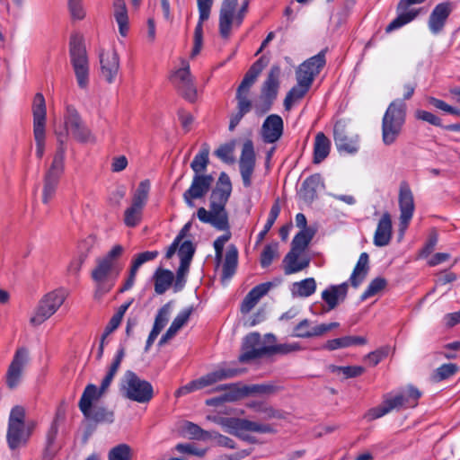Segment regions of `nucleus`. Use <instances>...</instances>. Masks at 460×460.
<instances>
[{"mask_svg":"<svg viewBox=\"0 0 460 460\" xmlns=\"http://www.w3.org/2000/svg\"><path fill=\"white\" fill-rule=\"evenodd\" d=\"M269 58L261 56L255 61L245 73L241 84L238 85L235 93V100L237 102L236 111L230 115L229 130L233 131L240 123L242 119L249 113L253 108L258 116H261L268 112L275 100L277 99L279 89L280 86L281 68L278 65H273L261 84V95L259 102L253 106L251 101L250 90L257 80V77L267 66Z\"/></svg>","mask_w":460,"mask_h":460,"instance_id":"nucleus-1","label":"nucleus"},{"mask_svg":"<svg viewBox=\"0 0 460 460\" xmlns=\"http://www.w3.org/2000/svg\"><path fill=\"white\" fill-rule=\"evenodd\" d=\"M231 192L232 183L230 178L223 172L219 175L217 186L211 192L209 210H207L205 208H199L197 210V217L202 223L209 224L217 230L226 232L214 242L215 260L217 266L222 261L224 245L231 238L229 217L226 208Z\"/></svg>","mask_w":460,"mask_h":460,"instance_id":"nucleus-2","label":"nucleus"},{"mask_svg":"<svg viewBox=\"0 0 460 460\" xmlns=\"http://www.w3.org/2000/svg\"><path fill=\"white\" fill-rule=\"evenodd\" d=\"M124 252L122 245L116 244L105 255L97 258L96 265L91 272V278L96 286V296H103L114 287L123 269L120 259Z\"/></svg>","mask_w":460,"mask_h":460,"instance_id":"nucleus-3","label":"nucleus"},{"mask_svg":"<svg viewBox=\"0 0 460 460\" xmlns=\"http://www.w3.org/2000/svg\"><path fill=\"white\" fill-rule=\"evenodd\" d=\"M406 119V104L402 100L392 102L382 119V141L385 146L396 142L402 133Z\"/></svg>","mask_w":460,"mask_h":460,"instance_id":"nucleus-4","label":"nucleus"},{"mask_svg":"<svg viewBox=\"0 0 460 460\" xmlns=\"http://www.w3.org/2000/svg\"><path fill=\"white\" fill-rule=\"evenodd\" d=\"M69 56L77 84L85 89L89 84V60L83 36L77 33L71 35Z\"/></svg>","mask_w":460,"mask_h":460,"instance_id":"nucleus-5","label":"nucleus"},{"mask_svg":"<svg viewBox=\"0 0 460 460\" xmlns=\"http://www.w3.org/2000/svg\"><path fill=\"white\" fill-rule=\"evenodd\" d=\"M122 395L133 402L146 403L154 397V389L150 382L141 379L135 372L128 370L121 380Z\"/></svg>","mask_w":460,"mask_h":460,"instance_id":"nucleus-6","label":"nucleus"},{"mask_svg":"<svg viewBox=\"0 0 460 460\" xmlns=\"http://www.w3.org/2000/svg\"><path fill=\"white\" fill-rule=\"evenodd\" d=\"M100 398L94 397V388L92 386H85L81 399L78 402V407L85 419L98 423H112L114 421V412L108 408L102 405H93L94 401Z\"/></svg>","mask_w":460,"mask_h":460,"instance_id":"nucleus-7","label":"nucleus"},{"mask_svg":"<svg viewBox=\"0 0 460 460\" xmlns=\"http://www.w3.org/2000/svg\"><path fill=\"white\" fill-rule=\"evenodd\" d=\"M33 136L36 143V155L41 159L45 152L47 111L45 98L37 93L32 102Z\"/></svg>","mask_w":460,"mask_h":460,"instance_id":"nucleus-8","label":"nucleus"},{"mask_svg":"<svg viewBox=\"0 0 460 460\" xmlns=\"http://www.w3.org/2000/svg\"><path fill=\"white\" fill-rule=\"evenodd\" d=\"M243 372V369L236 367H219L196 380H192L189 384L180 387L175 392V396L180 397L186 395L193 391L205 388L214 385L219 381L226 380L240 376Z\"/></svg>","mask_w":460,"mask_h":460,"instance_id":"nucleus-9","label":"nucleus"},{"mask_svg":"<svg viewBox=\"0 0 460 460\" xmlns=\"http://www.w3.org/2000/svg\"><path fill=\"white\" fill-rule=\"evenodd\" d=\"M238 0H223L219 12V34L223 39H228L231 34V26H240L248 12L249 1L245 0L236 15L234 11Z\"/></svg>","mask_w":460,"mask_h":460,"instance_id":"nucleus-10","label":"nucleus"},{"mask_svg":"<svg viewBox=\"0 0 460 460\" xmlns=\"http://www.w3.org/2000/svg\"><path fill=\"white\" fill-rule=\"evenodd\" d=\"M64 301L65 296L61 291L55 290L45 295L39 302L34 315L30 319L31 324L40 325L58 311Z\"/></svg>","mask_w":460,"mask_h":460,"instance_id":"nucleus-11","label":"nucleus"},{"mask_svg":"<svg viewBox=\"0 0 460 460\" xmlns=\"http://www.w3.org/2000/svg\"><path fill=\"white\" fill-rule=\"evenodd\" d=\"M64 127L70 135L80 143L94 142V137L83 121L77 110L67 105L64 115Z\"/></svg>","mask_w":460,"mask_h":460,"instance_id":"nucleus-12","label":"nucleus"},{"mask_svg":"<svg viewBox=\"0 0 460 460\" xmlns=\"http://www.w3.org/2000/svg\"><path fill=\"white\" fill-rule=\"evenodd\" d=\"M169 79L178 93L185 100L190 102H194L197 100V88L189 65L183 66L172 72Z\"/></svg>","mask_w":460,"mask_h":460,"instance_id":"nucleus-13","label":"nucleus"},{"mask_svg":"<svg viewBox=\"0 0 460 460\" xmlns=\"http://www.w3.org/2000/svg\"><path fill=\"white\" fill-rule=\"evenodd\" d=\"M398 203L401 212L399 226L400 231L403 232L408 227L415 210L413 194L406 181L400 183Z\"/></svg>","mask_w":460,"mask_h":460,"instance_id":"nucleus-14","label":"nucleus"},{"mask_svg":"<svg viewBox=\"0 0 460 460\" xmlns=\"http://www.w3.org/2000/svg\"><path fill=\"white\" fill-rule=\"evenodd\" d=\"M28 361L29 350L24 347L17 349L5 375V383L9 389L13 390L18 386Z\"/></svg>","mask_w":460,"mask_h":460,"instance_id":"nucleus-15","label":"nucleus"},{"mask_svg":"<svg viewBox=\"0 0 460 460\" xmlns=\"http://www.w3.org/2000/svg\"><path fill=\"white\" fill-rule=\"evenodd\" d=\"M267 347L261 341V337L258 332H251L246 335L242 344V353L238 360L241 363H247L252 360L262 358L267 355Z\"/></svg>","mask_w":460,"mask_h":460,"instance_id":"nucleus-16","label":"nucleus"},{"mask_svg":"<svg viewBox=\"0 0 460 460\" xmlns=\"http://www.w3.org/2000/svg\"><path fill=\"white\" fill-rule=\"evenodd\" d=\"M214 181L212 175H194L191 184L182 195L188 207H195L194 199H202L209 191Z\"/></svg>","mask_w":460,"mask_h":460,"instance_id":"nucleus-17","label":"nucleus"},{"mask_svg":"<svg viewBox=\"0 0 460 460\" xmlns=\"http://www.w3.org/2000/svg\"><path fill=\"white\" fill-rule=\"evenodd\" d=\"M239 166L243 184L245 188H250L252 186V176L255 167V153L252 140H247L243 143Z\"/></svg>","mask_w":460,"mask_h":460,"instance_id":"nucleus-18","label":"nucleus"},{"mask_svg":"<svg viewBox=\"0 0 460 460\" xmlns=\"http://www.w3.org/2000/svg\"><path fill=\"white\" fill-rule=\"evenodd\" d=\"M199 13V22L194 31V45L191 50V58L199 54L203 44V22L209 18L213 0H197Z\"/></svg>","mask_w":460,"mask_h":460,"instance_id":"nucleus-19","label":"nucleus"},{"mask_svg":"<svg viewBox=\"0 0 460 460\" xmlns=\"http://www.w3.org/2000/svg\"><path fill=\"white\" fill-rule=\"evenodd\" d=\"M64 170L65 164L51 163L50 167L44 175L43 203L48 204L54 198Z\"/></svg>","mask_w":460,"mask_h":460,"instance_id":"nucleus-20","label":"nucleus"},{"mask_svg":"<svg viewBox=\"0 0 460 460\" xmlns=\"http://www.w3.org/2000/svg\"><path fill=\"white\" fill-rule=\"evenodd\" d=\"M158 251H146L137 253L131 261L128 272V277L125 279L122 287L119 288V292L123 293L127 290H129L134 286L139 268L146 262L154 261L158 257Z\"/></svg>","mask_w":460,"mask_h":460,"instance_id":"nucleus-21","label":"nucleus"},{"mask_svg":"<svg viewBox=\"0 0 460 460\" xmlns=\"http://www.w3.org/2000/svg\"><path fill=\"white\" fill-rule=\"evenodd\" d=\"M339 326V323L333 322L330 323H321L314 327H311L310 321L308 319H304L295 326L293 330V336L303 339L320 337Z\"/></svg>","mask_w":460,"mask_h":460,"instance_id":"nucleus-22","label":"nucleus"},{"mask_svg":"<svg viewBox=\"0 0 460 460\" xmlns=\"http://www.w3.org/2000/svg\"><path fill=\"white\" fill-rule=\"evenodd\" d=\"M99 57L102 77L107 83H113L119 69V58L117 51L115 49L102 50Z\"/></svg>","mask_w":460,"mask_h":460,"instance_id":"nucleus-23","label":"nucleus"},{"mask_svg":"<svg viewBox=\"0 0 460 460\" xmlns=\"http://www.w3.org/2000/svg\"><path fill=\"white\" fill-rule=\"evenodd\" d=\"M334 142L339 151H344L349 154L358 151V137L349 136L345 125L338 121L333 128Z\"/></svg>","mask_w":460,"mask_h":460,"instance_id":"nucleus-24","label":"nucleus"},{"mask_svg":"<svg viewBox=\"0 0 460 460\" xmlns=\"http://www.w3.org/2000/svg\"><path fill=\"white\" fill-rule=\"evenodd\" d=\"M452 12V4L444 2L437 4L429 18V28L433 34L439 33Z\"/></svg>","mask_w":460,"mask_h":460,"instance_id":"nucleus-25","label":"nucleus"},{"mask_svg":"<svg viewBox=\"0 0 460 460\" xmlns=\"http://www.w3.org/2000/svg\"><path fill=\"white\" fill-rule=\"evenodd\" d=\"M283 134V120L280 116L271 114L266 118L261 127V135L265 143H275Z\"/></svg>","mask_w":460,"mask_h":460,"instance_id":"nucleus-26","label":"nucleus"},{"mask_svg":"<svg viewBox=\"0 0 460 460\" xmlns=\"http://www.w3.org/2000/svg\"><path fill=\"white\" fill-rule=\"evenodd\" d=\"M421 394V392L418 388L413 385H408L405 391L388 399L394 410L402 407L414 408L417 406Z\"/></svg>","mask_w":460,"mask_h":460,"instance_id":"nucleus-27","label":"nucleus"},{"mask_svg":"<svg viewBox=\"0 0 460 460\" xmlns=\"http://www.w3.org/2000/svg\"><path fill=\"white\" fill-rule=\"evenodd\" d=\"M392 219L388 212H385L378 221L374 234V244L377 247H384L390 243L392 239Z\"/></svg>","mask_w":460,"mask_h":460,"instance_id":"nucleus-28","label":"nucleus"},{"mask_svg":"<svg viewBox=\"0 0 460 460\" xmlns=\"http://www.w3.org/2000/svg\"><path fill=\"white\" fill-rule=\"evenodd\" d=\"M272 287V282H265L259 284L255 286L253 288H252L244 296L241 304V313L248 314L257 305L260 299L270 291V289Z\"/></svg>","mask_w":460,"mask_h":460,"instance_id":"nucleus-29","label":"nucleus"},{"mask_svg":"<svg viewBox=\"0 0 460 460\" xmlns=\"http://www.w3.org/2000/svg\"><path fill=\"white\" fill-rule=\"evenodd\" d=\"M348 294V283L332 285L322 292V299L327 304L328 311L334 309L340 301H344Z\"/></svg>","mask_w":460,"mask_h":460,"instance_id":"nucleus-30","label":"nucleus"},{"mask_svg":"<svg viewBox=\"0 0 460 460\" xmlns=\"http://www.w3.org/2000/svg\"><path fill=\"white\" fill-rule=\"evenodd\" d=\"M29 440V432H26L25 425L7 427L6 441L11 450L25 447Z\"/></svg>","mask_w":460,"mask_h":460,"instance_id":"nucleus-31","label":"nucleus"},{"mask_svg":"<svg viewBox=\"0 0 460 460\" xmlns=\"http://www.w3.org/2000/svg\"><path fill=\"white\" fill-rule=\"evenodd\" d=\"M301 254V252L292 250L286 254L283 259V268L286 275L299 272L309 266L310 259L308 257L302 258L298 261Z\"/></svg>","mask_w":460,"mask_h":460,"instance_id":"nucleus-32","label":"nucleus"},{"mask_svg":"<svg viewBox=\"0 0 460 460\" xmlns=\"http://www.w3.org/2000/svg\"><path fill=\"white\" fill-rule=\"evenodd\" d=\"M323 186L321 174L315 173L306 178L301 188V197L306 202H312L317 197V190Z\"/></svg>","mask_w":460,"mask_h":460,"instance_id":"nucleus-33","label":"nucleus"},{"mask_svg":"<svg viewBox=\"0 0 460 460\" xmlns=\"http://www.w3.org/2000/svg\"><path fill=\"white\" fill-rule=\"evenodd\" d=\"M230 389L231 391L220 396L213 397L206 400L208 406L217 407L223 405L225 402H235L241 398V393L235 384L223 385L217 387V391Z\"/></svg>","mask_w":460,"mask_h":460,"instance_id":"nucleus-34","label":"nucleus"},{"mask_svg":"<svg viewBox=\"0 0 460 460\" xmlns=\"http://www.w3.org/2000/svg\"><path fill=\"white\" fill-rule=\"evenodd\" d=\"M369 257L367 252H362L349 278L350 285L357 288L366 279L369 270Z\"/></svg>","mask_w":460,"mask_h":460,"instance_id":"nucleus-35","label":"nucleus"},{"mask_svg":"<svg viewBox=\"0 0 460 460\" xmlns=\"http://www.w3.org/2000/svg\"><path fill=\"white\" fill-rule=\"evenodd\" d=\"M155 281V292L157 295L164 294L174 281L173 273L163 268H158L153 276Z\"/></svg>","mask_w":460,"mask_h":460,"instance_id":"nucleus-36","label":"nucleus"},{"mask_svg":"<svg viewBox=\"0 0 460 460\" xmlns=\"http://www.w3.org/2000/svg\"><path fill=\"white\" fill-rule=\"evenodd\" d=\"M113 15L119 25V31L122 37H126L128 31V15L125 0L113 1Z\"/></svg>","mask_w":460,"mask_h":460,"instance_id":"nucleus-37","label":"nucleus"},{"mask_svg":"<svg viewBox=\"0 0 460 460\" xmlns=\"http://www.w3.org/2000/svg\"><path fill=\"white\" fill-rule=\"evenodd\" d=\"M367 341L362 336H343L327 341L323 348L328 350H335L338 349L348 348L350 346L365 345Z\"/></svg>","mask_w":460,"mask_h":460,"instance_id":"nucleus-38","label":"nucleus"},{"mask_svg":"<svg viewBox=\"0 0 460 460\" xmlns=\"http://www.w3.org/2000/svg\"><path fill=\"white\" fill-rule=\"evenodd\" d=\"M330 149L331 141L329 138L323 132H318L314 145V164L322 163L329 155Z\"/></svg>","mask_w":460,"mask_h":460,"instance_id":"nucleus-39","label":"nucleus"},{"mask_svg":"<svg viewBox=\"0 0 460 460\" xmlns=\"http://www.w3.org/2000/svg\"><path fill=\"white\" fill-rule=\"evenodd\" d=\"M238 262V251L237 248L231 244L228 246L226 257H225V262L223 264V270H222V279H231L234 274L235 273V270L237 267Z\"/></svg>","mask_w":460,"mask_h":460,"instance_id":"nucleus-40","label":"nucleus"},{"mask_svg":"<svg viewBox=\"0 0 460 460\" xmlns=\"http://www.w3.org/2000/svg\"><path fill=\"white\" fill-rule=\"evenodd\" d=\"M248 407L255 412L261 414L262 419L266 420L271 419L281 420L285 418V412L283 411L277 410L264 402H252L248 404Z\"/></svg>","mask_w":460,"mask_h":460,"instance_id":"nucleus-41","label":"nucleus"},{"mask_svg":"<svg viewBox=\"0 0 460 460\" xmlns=\"http://www.w3.org/2000/svg\"><path fill=\"white\" fill-rule=\"evenodd\" d=\"M209 164V146L204 143L199 152L195 155L194 159L190 163V168L194 172V175H204L203 172L206 171Z\"/></svg>","mask_w":460,"mask_h":460,"instance_id":"nucleus-42","label":"nucleus"},{"mask_svg":"<svg viewBox=\"0 0 460 460\" xmlns=\"http://www.w3.org/2000/svg\"><path fill=\"white\" fill-rule=\"evenodd\" d=\"M316 290V281L314 278H307L298 282H294L291 288L293 296L308 297Z\"/></svg>","mask_w":460,"mask_h":460,"instance_id":"nucleus-43","label":"nucleus"},{"mask_svg":"<svg viewBox=\"0 0 460 460\" xmlns=\"http://www.w3.org/2000/svg\"><path fill=\"white\" fill-rule=\"evenodd\" d=\"M316 233V229H304L300 230L293 238L291 243L292 251L303 252Z\"/></svg>","mask_w":460,"mask_h":460,"instance_id":"nucleus-44","label":"nucleus"},{"mask_svg":"<svg viewBox=\"0 0 460 460\" xmlns=\"http://www.w3.org/2000/svg\"><path fill=\"white\" fill-rule=\"evenodd\" d=\"M55 135L57 137L58 146L52 163L65 164L66 150V144L70 133L64 128V129H55Z\"/></svg>","mask_w":460,"mask_h":460,"instance_id":"nucleus-45","label":"nucleus"},{"mask_svg":"<svg viewBox=\"0 0 460 460\" xmlns=\"http://www.w3.org/2000/svg\"><path fill=\"white\" fill-rule=\"evenodd\" d=\"M55 135L57 137L58 146L52 163L65 164L66 150V144L70 133L64 128V129H55Z\"/></svg>","mask_w":460,"mask_h":460,"instance_id":"nucleus-46","label":"nucleus"},{"mask_svg":"<svg viewBox=\"0 0 460 460\" xmlns=\"http://www.w3.org/2000/svg\"><path fill=\"white\" fill-rule=\"evenodd\" d=\"M58 424L56 422H51L46 433V442L43 456L44 460H50L58 450L55 447V443L58 437Z\"/></svg>","mask_w":460,"mask_h":460,"instance_id":"nucleus-47","label":"nucleus"},{"mask_svg":"<svg viewBox=\"0 0 460 460\" xmlns=\"http://www.w3.org/2000/svg\"><path fill=\"white\" fill-rule=\"evenodd\" d=\"M220 423L227 429L230 434L241 436L243 431H248L249 420L238 418H222Z\"/></svg>","mask_w":460,"mask_h":460,"instance_id":"nucleus-48","label":"nucleus"},{"mask_svg":"<svg viewBox=\"0 0 460 460\" xmlns=\"http://www.w3.org/2000/svg\"><path fill=\"white\" fill-rule=\"evenodd\" d=\"M190 439L206 441L213 438L211 431L201 429L198 424L191 421H186L183 426Z\"/></svg>","mask_w":460,"mask_h":460,"instance_id":"nucleus-49","label":"nucleus"},{"mask_svg":"<svg viewBox=\"0 0 460 460\" xmlns=\"http://www.w3.org/2000/svg\"><path fill=\"white\" fill-rule=\"evenodd\" d=\"M311 86H305L303 84L297 83L296 85L293 86L287 93L284 100V106L286 110H289L294 102L302 99L309 91Z\"/></svg>","mask_w":460,"mask_h":460,"instance_id":"nucleus-50","label":"nucleus"},{"mask_svg":"<svg viewBox=\"0 0 460 460\" xmlns=\"http://www.w3.org/2000/svg\"><path fill=\"white\" fill-rule=\"evenodd\" d=\"M241 397L249 394H272L280 390V387L272 384L252 385L239 388Z\"/></svg>","mask_w":460,"mask_h":460,"instance_id":"nucleus-51","label":"nucleus"},{"mask_svg":"<svg viewBox=\"0 0 460 460\" xmlns=\"http://www.w3.org/2000/svg\"><path fill=\"white\" fill-rule=\"evenodd\" d=\"M150 181L148 180L142 181L133 195L132 205L144 208L148 199Z\"/></svg>","mask_w":460,"mask_h":460,"instance_id":"nucleus-52","label":"nucleus"},{"mask_svg":"<svg viewBox=\"0 0 460 460\" xmlns=\"http://www.w3.org/2000/svg\"><path fill=\"white\" fill-rule=\"evenodd\" d=\"M326 52L327 48L321 50L317 55L306 59L303 63L307 64V67L309 68V70L314 73V75H318L326 64Z\"/></svg>","mask_w":460,"mask_h":460,"instance_id":"nucleus-53","label":"nucleus"},{"mask_svg":"<svg viewBox=\"0 0 460 460\" xmlns=\"http://www.w3.org/2000/svg\"><path fill=\"white\" fill-rule=\"evenodd\" d=\"M279 213H280V206L279 203V199H277L270 208V215H269L267 222L264 226L263 230L261 231L258 234V240H257L258 243L261 242L265 238L266 234H268V232L270 230V228L274 225Z\"/></svg>","mask_w":460,"mask_h":460,"instance_id":"nucleus-54","label":"nucleus"},{"mask_svg":"<svg viewBox=\"0 0 460 460\" xmlns=\"http://www.w3.org/2000/svg\"><path fill=\"white\" fill-rule=\"evenodd\" d=\"M143 208L135 207L132 205L125 210L124 213V223L128 227L137 226L142 218Z\"/></svg>","mask_w":460,"mask_h":460,"instance_id":"nucleus-55","label":"nucleus"},{"mask_svg":"<svg viewBox=\"0 0 460 460\" xmlns=\"http://www.w3.org/2000/svg\"><path fill=\"white\" fill-rule=\"evenodd\" d=\"M108 458L109 460H131L132 449L127 444H119L110 450Z\"/></svg>","mask_w":460,"mask_h":460,"instance_id":"nucleus-56","label":"nucleus"},{"mask_svg":"<svg viewBox=\"0 0 460 460\" xmlns=\"http://www.w3.org/2000/svg\"><path fill=\"white\" fill-rule=\"evenodd\" d=\"M387 285V281L385 278L377 277L375 278L369 285L367 286V289L363 292L361 295V300L364 301L377 293H379L381 290H383Z\"/></svg>","mask_w":460,"mask_h":460,"instance_id":"nucleus-57","label":"nucleus"},{"mask_svg":"<svg viewBox=\"0 0 460 460\" xmlns=\"http://www.w3.org/2000/svg\"><path fill=\"white\" fill-rule=\"evenodd\" d=\"M393 410L394 409H393L392 403L390 402L389 399L385 398L380 405L368 410V411L367 412L365 417L368 420H374L376 419L385 416V414L389 413Z\"/></svg>","mask_w":460,"mask_h":460,"instance_id":"nucleus-58","label":"nucleus"},{"mask_svg":"<svg viewBox=\"0 0 460 460\" xmlns=\"http://www.w3.org/2000/svg\"><path fill=\"white\" fill-rule=\"evenodd\" d=\"M457 371L458 367L456 364H443L436 369L433 375V379L436 382H440L454 376Z\"/></svg>","mask_w":460,"mask_h":460,"instance_id":"nucleus-59","label":"nucleus"},{"mask_svg":"<svg viewBox=\"0 0 460 460\" xmlns=\"http://www.w3.org/2000/svg\"><path fill=\"white\" fill-rule=\"evenodd\" d=\"M301 347L298 343H283L277 345H270L267 347V355L281 354L287 355L291 352L300 350Z\"/></svg>","mask_w":460,"mask_h":460,"instance_id":"nucleus-60","label":"nucleus"},{"mask_svg":"<svg viewBox=\"0 0 460 460\" xmlns=\"http://www.w3.org/2000/svg\"><path fill=\"white\" fill-rule=\"evenodd\" d=\"M194 253L195 246L190 241H184L180 243L178 255L181 262L190 265Z\"/></svg>","mask_w":460,"mask_h":460,"instance_id":"nucleus-61","label":"nucleus"},{"mask_svg":"<svg viewBox=\"0 0 460 460\" xmlns=\"http://www.w3.org/2000/svg\"><path fill=\"white\" fill-rule=\"evenodd\" d=\"M296 81L305 86H311L316 75L307 67V64L302 63L296 71Z\"/></svg>","mask_w":460,"mask_h":460,"instance_id":"nucleus-62","label":"nucleus"},{"mask_svg":"<svg viewBox=\"0 0 460 460\" xmlns=\"http://www.w3.org/2000/svg\"><path fill=\"white\" fill-rule=\"evenodd\" d=\"M278 243L267 244L261 254V265L262 268L269 267L273 259L278 255Z\"/></svg>","mask_w":460,"mask_h":460,"instance_id":"nucleus-63","label":"nucleus"},{"mask_svg":"<svg viewBox=\"0 0 460 460\" xmlns=\"http://www.w3.org/2000/svg\"><path fill=\"white\" fill-rule=\"evenodd\" d=\"M26 411L24 407L16 405L12 408L8 419V426L25 425Z\"/></svg>","mask_w":460,"mask_h":460,"instance_id":"nucleus-64","label":"nucleus"}]
</instances>
